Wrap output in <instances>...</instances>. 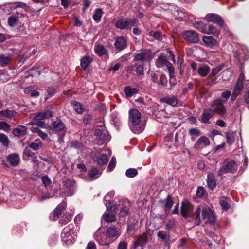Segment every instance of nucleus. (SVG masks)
Wrapping results in <instances>:
<instances>
[{
    "label": "nucleus",
    "mask_w": 249,
    "mask_h": 249,
    "mask_svg": "<svg viewBox=\"0 0 249 249\" xmlns=\"http://www.w3.org/2000/svg\"><path fill=\"white\" fill-rule=\"evenodd\" d=\"M114 46L117 50H123L127 46V40L123 36L118 37L116 38Z\"/></svg>",
    "instance_id": "23"
},
{
    "label": "nucleus",
    "mask_w": 249,
    "mask_h": 249,
    "mask_svg": "<svg viewBox=\"0 0 249 249\" xmlns=\"http://www.w3.org/2000/svg\"><path fill=\"white\" fill-rule=\"evenodd\" d=\"M23 154L28 157H31L33 159L32 161L33 162H38V161L36 160L37 156L34 152H33L27 148H25L24 150Z\"/></svg>",
    "instance_id": "48"
},
{
    "label": "nucleus",
    "mask_w": 249,
    "mask_h": 249,
    "mask_svg": "<svg viewBox=\"0 0 249 249\" xmlns=\"http://www.w3.org/2000/svg\"><path fill=\"white\" fill-rule=\"evenodd\" d=\"M120 207L119 216L123 217L127 216L129 213L130 204L128 200H124L121 201L118 205Z\"/></svg>",
    "instance_id": "15"
},
{
    "label": "nucleus",
    "mask_w": 249,
    "mask_h": 249,
    "mask_svg": "<svg viewBox=\"0 0 249 249\" xmlns=\"http://www.w3.org/2000/svg\"><path fill=\"white\" fill-rule=\"evenodd\" d=\"M227 142L229 145H231L234 141L233 134L231 132H227L226 134Z\"/></svg>",
    "instance_id": "56"
},
{
    "label": "nucleus",
    "mask_w": 249,
    "mask_h": 249,
    "mask_svg": "<svg viewBox=\"0 0 249 249\" xmlns=\"http://www.w3.org/2000/svg\"><path fill=\"white\" fill-rule=\"evenodd\" d=\"M71 105L73 107L74 110L78 114H82L84 112V109L82 107L81 104L76 101H72L71 102Z\"/></svg>",
    "instance_id": "42"
},
{
    "label": "nucleus",
    "mask_w": 249,
    "mask_h": 249,
    "mask_svg": "<svg viewBox=\"0 0 249 249\" xmlns=\"http://www.w3.org/2000/svg\"><path fill=\"white\" fill-rule=\"evenodd\" d=\"M11 130L10 125L4 121H0V130L9 132Z\"/></svg>",
    "instance_id": "52"
},
{
    "label": "nucleus",
    "mask_w": 249,
    "mask_h": 249,
    "mask_svg": "<svg viewBox=\"0 0 249 249\" xmlns=\"http://www.w3.org/2000/svg\"><path fill=\"white\" fill-rule=\"evenodd\" d=\"M228 198L225 197H222L220 199V205L223 210L227 211L230 208V205L228 203Z\"/></svg>",
    "instance_id": "47"
},
{
    "label": "nucleus",
    "mask_w": 249,
    "mask_h": 249,
    "mask_svg": "<svg viewBox=\"0 0 249 249\" xmlns=\"http://www.w3.org/2000/svg\"><path fill=\"white\" fill-rule=\"evenodd\" d=\"M224 104L219 99H216L211 102L209 108L214 114H216L221 117H223L227 111Z\"/></svg>",
    "instance_id": "7"
},
{
    "label": "nucleus",
    "mask_w": 249,
    "mask_h": 249,
    "mask_svg": "<svg viewBox=\"0 0 249 249\" xmlns=\"http://www.w3.org/2000/svg\"><path fill=\"white\" fill-rule=\"evenodd\" d=\"M210 71V67L206 64H204L202 66H200L197 69L199 75L202 77L206 76L209 73Z\"/></svg>",
    "instance_id": "34"
},
{
    "label": "nucleus",
    "mask_w": 249,
    "mask_h": 249,
    "mask_svg": "<svg viewBox=\"0 0 249 249\" xmlns=\"http://www.w3.org/2000/svg\"><path fill=\"white\" fill-rule=\"evenodd\" d=\"M93 61V59L89 56H85L83 57L81 59V67L84 70L87 69L89 65Z\"/></svg>",
    "instance_id": "35"
},
{
    "label": "nucleus",
    "mask_w": 249,
    "mask_h": 249,
    "mask_svg": "<svg viewBox=\"0 0 249 249\" xmlns=\"http://www.w3.org/2000/svg\"><path fill=\"white\" fill-rule=\"evenodd\" d=\"M194 27L201 33L212 34L218 37L220 33V27H217L210 24H204L202 21H197L194 24Z\"/></svg>",
    "instance_id": "3"
},
{
    "label": "nucleus",
    "mask_w": 249,
    "mask_h": 249,
    "mask_svg": "<svg viewBox=\"0 0 249 249\" xmlns=\"http://www.w3.org/2000/svg\"><path fill=\"white\" fill-rule=\"evenodd\" d=\"M148 240V234L145 232L143 233L135 242V247L142 246L147 243Z\"/></svg>",
    "instance_id": "30"
},
{
    "label": "nucleus",
    "mask_w": 249,
    "mask_h": 249,
    "mask_svg": "<svg viewBox=\"0 0 249 249\" xmlns=\"http://www.w3.org/2000/svg\"><path fill=\"white\" fill-rule=\"evenodd\" d=\"M118 249H127V243L125 241H121L118 245Z\"/></svg>",
    "instance_id": "64"
},
{
    "label": "nucleus",
    "mask_w": 249,
    "mask_h": 249,
    "mask_svg": "<svg viewBox=\"0 0 249 249\" xmlns=\"http://www.w3.org/2000/svg\"><path fill=\"white\" fill-rule=\"evenodd\" d=\"M106 233L107 237L114 240L121 234V227L119 225L117 227H109L107 228Z\"/></svg>",
    "instance_id": "13"
},
{
    "label": "nucleus",
    "mask_w": 249,
    "mask_h": 249,
    "mask_svg": "<svg viewBox=\"0 0 249 249\" xmlns=\"http://www.w3.org/2000/svg\"><path fill=\"white\" fill-rule=\"evenodd\" d=\"M102 219L106 222H112L116 221V216L112 213H105L102 216Z\"/></svg>",
    "instance_id": "41"
},
{
    "label": "nucleus",
    "mask_w": 249,
    "mask_h": 249,
    "mask_svg": "<svg viewBox=\"0 0 249 249\" xmlns=\"http://www.w3.org/2000/svg\"><path fill=\"white\" fill-rule=\"evenodd\" d=\"M50 129L53 132L57 133L59 132H65V125L60 119H57L53 121L50 125Z\"/></svg>",
    "instance_id": "16"
},
{
    "label": "nucleus",
    "mask_w": 249,
    "mask_h": 249,
    "mask_svg": "<svg viewBox=\"0 0 249 249\" xmlns=\"http://www.w3.org/2000/svg\"><path fill=\"white\" fill-rule=\"evenodd\" d=\"M128 125L135 134L141 133L145 127V122L142 121L141 113L136 109H131L128 112Z\"/></svg>",
    "instance_id": "1"
},
{
    "label": "nucleus",
    "mask_w": 249,
    "mask_h": 249,
    "mask_svg": "<svg viewBox=\"0 0 249 249\" xmlns=\"http://www.w3.org/2000/svg\"><path fill=\"white\" fill-rule=\"evenodd\" d=\"M64 186L65 187L70 190V192H66L65 193V195L66 196H71L74 192V186L75 185V182L73 180L71 179H67L63 181Z\"/></svg>",
    "instance_id": "26"
},
{
    "label": "nucleus",
    "mask_w": 249,
    "mask_h": 249,
    "mask_svg": "<svg viewBox=\"0 0 249 249\" xmlns=\"http://www.w3.org/2000/svg\"><path fill=\"white\" fill-rule=\"evenodd\" d=\"M237 165L235 161L230 159H226L224 160L222 167L219 168L217 175L222 176L225 174H233L237 171Z\"/></svg>",
    "instance_id": "4"
},
{
    "label": "nucleus",
    "mask_w": 249,
    "mask_h": 249,
    "mask_svg": "<svg viewBox=\"0 0 249 249\" xmlns=\"http://www.w3.org/2000/svg\"><path fill=\"white\" fill-rule=\"evenodd\" d=\"M202 41L206 46L211 48L218 45L217 40L212 36H203Z\"/></svg>",
    "instance_id": "25"
},
{
    "label": "nucleus",
    "mask_w": 249,
    "mask_h": 249,
    "mask_svg": "<svg viewBox=\"0 0 249 249\" xmlns=\"http://www.w3.org/2000/svg\"><path fill=\"white\" fill-rule=\"evenodd\" d=\"M7 160L13 166H17L20 161V157L19 155L16 153H13L9 155L7 157Z\"/></svg>",
    "instance_id": "29"
},
{
    "label": "nucleus",
    "mask_w": 249,
    "mask_h": 249,
    "mask_svg": "<svg viewBox=\"0 0 249 249\" xmlns=\"http://www.w3.org/2000/svg\"><path fill=\"white\" fill-rule=\"evenodd\" d=\"M73 227L72 224H70L65 227L62 231L61 234L62 241L67 245H71L75 241V235L72 234L73 233Z\"/></svg>",
    "instance_id": "5"
},
{
    "label": "nucleus",
    "mask_w": 249,
    "mask_h": 249,
    "mask_svg": "<svg viewBox=\"0 0 249 249\" xmlns=\"http://www.w3.org/2000/svg\"><path fill=\"white\" fill-rule=\"evenodd\" d=\"M72 214L65 213L59 220V222L61 225H65L70 222L72 218Z\"/></svg>",
    "instance_id": "43"
},
{
    "label": "nucleus",
    "mask_w": 249,
    "mask_h": 249,
    "mask_svg": "<svg viewBox=\"0 0 249 249\" xmlns=\"http://www.w3.org/2000/svg\"><path fill=\"white\" fill-rule=\"evenodd\" d=\"M0 142L4 147H8L10 143L8 136L4 133H0Z\"/></svg>",
    "instance_id": "40"
},
{
    "label": "nucleus",
    "mask_w": 249,
    "mask_h": 249,
    "mask_svg": "<svg viewBox=\"0 0 249 249\" xmlns=\"http://www.w3.org/2000/svg\"><path fill=\"white\" fill-rule=\"evenodd\" d=\"M70 146L80 150H82L84 148L83 144L76 140L72 141L70 143Z\"/></svg>",
    "instance_id": "46"
},
{
    "label": "nucleus",
    "mask_w": 249,
    "mask_h": 249,
    "mask_svg": "<svg viewBox=\"0 0 249 249\" xmlns=\"http://www.w3.org/2000/svg\"><path fill=\"white\" fill-rule=\"evenodd\" d=\"M103 14V11L101 8H96L94 10V12L93 15V19L97 23L100 22L101 21Z\"/></svg>",
    "instance_id": "37"
},
{
    "label": "nucleus",
    "mask_w": 249,
    "mask_h": 249,
    "mask_svg": "<svg viewBox=\"0 0 249 249\" xmlns=\"http://www.w3.org/2000/svg\"><path fill=\"white\" fill-rule=\"evenodd\" d=\"M156 65L158 68H161L163 66H166L169 73L170 78H172L174 76V68L172 64L168 62L166 57L163 55L160 54L158 57L156 61Z\"/></svg>",
    "instance_id": "8"
},
{
    "label": "nucleus",
    "mask_w": 249,
    "mask_h": 249,
    "mask_svg": "<svg viewBox=\"0 0 249 249\" xmlns=\"http://www.w3.org/2000/svg\"><path fill=\"white\" fill-rule=\"evenodd\" d=\"M151 80L156 84L159 87H165L167 80L166 76L159 71H152L150 73Z\"/></svg>",
    "instance_id": "9"
},
{
    "label": "nucleus",
    "mask_w": 249,
    "mask_h": 249,
    "mask_svg": "<svg viewBox=\"0 0 249 249\" xmlns=\"http://www.w3.org/2000/svg\"><path fill=\"white\" fill-rule=\"evenodd\" d=\"M210 144V142L209 139L206 136H203L198 139L195 143L194 147L195 149L199 150L202 148V147H201V145H203L204 147H206L209 145Z\"/></svg>",
    "instance_id": "22"
},
{
    "label": "nucleus",
    "mask_w": 249,
    "mask_h": 249,
    "mask_svg": "<svg viewBox=\"0 0 249 249\" xmlns=\"http://www.w3.org/2000/svg\"><path fill=\"white\" fill-rule=\"evenodd\" d=\"M27 127L25 126L18 125L13 130V133L16 137L20 138L24 136L27 133Z\"/></svg>",
    "instance_id": "27"
},
{
    "label": "nucleus",
    "mask_w": 249,
    "mask_h": 249,
    "mask_svg": "<svg viewBox=\"0 0 249 249\" xmlns=\"http://www.w3.org/2000/svg\"><path fill=\"white\" fill-rule=\"evenodd\" d=\"M174 15L177 18H182L184 16V10L177 8L176 12L174 13Z\"/></svg>",
    "instance_id": "59"
},
{
    "label": "nucleus",
    "mask_w": 249,
    "mask_h": 249,
    "mask_svg": "<svg viewBox=\"0 0 249 249\" xmlns=\"http://www.w3.org/2000/svg\"><path fill=\"white\" fill-rule=\"evenodd\" d=\"M138 26V21L136 19L120 18L115 22V26L122 30L130 29L133 27Z\"/></svg>",
    "instance_id": "6"
},
{
    "label": "nucleus",
    "mask_w": 249,
    "mask_h": 249,
    "mask_svg": "<svg viewBox=\"0 0 249 249\" xmlns=\"http://www.w3.org/2000/svg\"><path fill=\"white\" fill-rule=\"evenodd\" d=\"M136 72L137 76L143 75L144 74V65L140 64L137 66Z\"/></svg>",
    "instance_id": "58"
},
{
    "label": "nucleus",
    "mask_w": 249,
    "mask_h": 249,
    "mask_svg": "<svg viewBox=\"0 0 249 249\" xmlns=\"http://www.w3.org/2000/svg\"><path fill=\"white\" fill-rule=\"evenodd\" d=\"M203 220H206V223H213L215 218L213 212L208 206H199L196 210L194 214L195 224L198 226L201 223V217Z\"/></svg>",
    "instance_id": "2"
},
{
    "label": "nucleus",
    "mask_w": 249,
    "mask_h": 249,
    "mask_svg": "<svg viewBox=\"0 0 249 249\" xmlns=\"http://www.w3.org/2000/svg\"><path fill=\"white\" fill-rule=\"evenodd\" d=\"M18 18L14 16L9 17L8 19V24L11 27H14L18 24Z\"/></svg>",
    "instance_id": "53"
},
{
    "label": "nucleus",
    "mask_w": 249,
    "mask_h": 249,
    "mask_svg": "<svg viewBox=\"0 0 249 249\" xmlns=\"http://www.w3.org/2000/svg\"><path fill=\"white\" fill-rule=\"evenodd\" d=\"M41 145V143H40V144H38L32 142L28 144V146L29 148H32L33 150L36 151L39 149Z\"/></svg>",
    "instance_id": "62"
},
{
    "label": "nucleus",
    "mask_w": 249,
    "mask_h": 249,
    "mask_svg": "<svg viewBox=\"0 0 249 249\" xmlns=\"http://www.w3.org/2000/svg\"><path fill=\"white\" fill-rule=\"evenodd\" d=\"M160 101L175 107L177 105L178 102V100L176 96H172L171 97H163L160 99Z\"/></svg>",
    "instance_id": "28"
},
{
    "label": "nucleus",
    "mask_w": 249,
    "mask_h": 249,
    "mask_svg": "<svg viewBox=\"0 0 249 249\" xmlns=\"http://www.w3.org/2000/svg\"><path fill=\"white\" fill-rule=\"evenodd\" d=\"M138 90L137 88H132L130 86H126L124 89V92L127 97H131L134 94L138 93Z\"/></svg>",
    "instance_id": "36"
},
{
    "label": "nucleus",
    "mask_w": 249,
    "mask_h": 249,
    "mask_svg": "<svg viewBox=\"0 0 249 249\" xmlns=\"http://www.w3.org/2000/svg\"><path fill=\"white\" fill-rule=\"evenodd\" d=\"M193 206L187 200H184L181 204V214L185 218L189 217L193 211Z\"/></svg>",
    "instance_id": "14"
},
{
    "label": "nucleus",
    "mask_w": 249,
    "mask_h": 249,
    "mask_svg": "<svg viewBox=\"0 0 249 249\" xmlns=\"http://www.w3.org/2000/svg\"><path fill=\"white\" fill-rule=\"evenodd\" d=\"M52 115V112L50 111L39 112L35 116L34 121H41L44 119L51 117Z\"/></svg>",
    "instance_id": "32"
},
{
    "label": "nucleus",
    "mask_w": 249,
    "mask_h": 249,
    "mask_svg": "<svg viewBox=\"0 0 249 249\" xmlns=\"http://www.w3.org/2000/svg\"><path fill=\"white\" fill-rule=\"evenodd\" d=\"M161 203L164 207L166 211L169 210L173 205V201L171 196L168 195L164 200L161 201Z\"/></svg>",
    "instance_id": "33"
},
{
    "label": "nucleus",
    "mask_w": 249,
    "mask_h": 249,
    "mask_svg": "<svg viewBox=\"0 0 249 249\" xmlns=\"http://www.w3.org/2000/svg\"><path fill=\"white\" fill-rule=\"evenodd\" d=\"M95 53L99 56L106 54L107 53V50L103 45L95 43L94 46Z\"/></svg>",
    "instance_id": "31"
},
{
    "label": "nucleus",
    "mask_w": 249,
    "mask_h": 249,
    "mask_svg": "<svg viewBox=\"0 0 249 249\" xmlns=\"http://www.w3.org/2000/svg\"><path fill=\"white\" fill-rule=\"evenodd\" d=\"M138 174L137 170L135 168H129L126 171L125 175L129 178H133Z\"/></svg>",
    "instance_id": "54"
},
{
    "label": "nucleus",
    "mask_w": 249,
    "mask_h": 249,
    "mask_svg": "<svg viewBox=\"0 0 249 249\" xmlns=\"http://www.w3.org/2000/svg\"><path fill=\"white\" fill-rule=\"evenodd\" d=\"M214 115L213 112L209 108L204 109L200 121L204 124H210V120Z\"/></svg>",
    "instance_id": "21"
},
{
    "label": "nucleus",
    "mask_w": 249,
    "mask_h": 249,
    "mask_svg": "<svg viewBox=\"0 0 249 249\" xmlns=\"http://www.w3.org/2000/svg\"><path fill=\"white\" fill-rule=\"evenodd\" d=\"M1 112L3 113L4 116L8 118H12L16 115V112L13 110L6 109L2 110Z\"/></svg>",
    "instance_id": "51"
},
{
    "label": "nucleus",
    "mask_w": 249,
    "mask_h": 249,
    "mask_svg": "<svg viewBox=\"0 0 249 249\" xmlns=\"http://www.w3.org/2000/svg\"><path fill=\"white\" fill-rule=\"evenodd\" d=\"M56 92V90L53 88H49L47 90V97L48 98L50 97H52L54 95Z\"/></svg>",
    "instance_id": "63"
},
{
    "label": "nucleus",
    "mask_w": 249,
    "mask_h": 249,
    "mask_svg": "<svg viewBox=\"0 0 249 249\" xmlns=\"http://www.w3.org/2000/svg\"><path fill=\"white\" fill-rule=\"evenodd\" d=\"M41 180L45 187L48 186L51 183V180L47 176H43L41 177Z\"/></svg>",
    "instance_id": "61"
},
{
    "label": "nucleus",
    "mask_w": 249,
    "mask_h": 249,
    "mask_svg": "<svg viewBox=\"0 0 249 249\" xmlns=\"http://www.w3.org/2000/svg\"><path fill=\"white\" fill-rule=\"evenodd\" d=\"M154 57L152 52L149 49L142 50L141 52L136 53L134 56V60L136 61H150Z\"/></svg>",
    "instance_id": "11"
},
{
    "label": "nucleus",
    "mask_w": 249,
    "mask_h": 249,
    "mask_svg": "<svg viewBox=\"0 0 249 249\" xmlns=\"http://www.w3.org/2000/svg\"><path fill=\"white\" fill-rule=\"evenodd\" d=\"M116 165V159L115 157H112L107 167V170L109 171L113 170Z\"/></svg>",
    "instance_id": "60"
},
{
    "label": "nucleus",
    "mask_w": 249,
    "mask_h": 249,
    "mask_svg": "<svg viewBox=\"0 0 249 249\" xmlns=\"http://www.w3.org/2000/svg\"><path fill=\"white\" fill-rule=\"evenodd\" d=\"M32 131L34 133H37L42 139H45L48 137V135L46 133L43 132L37 127H32Z\"/></svg>",
    "instance_id": "45"
},
{
    "label": "nucleus",
    "mask_w": 249,
    "mask_h": 249,
    "mask_svg": "<svg viewBox=\"0 0 249 249\" xmlns=\"http://www.w3.org/2000/svg\"><path fill=\"white\" fill-rule=\"evenodd\" d=\"M207 183L208 187L212 190H214L216 186V180L213 171L208 173Z\"/></svg>",
    "instance_id": "24"
},
{
    "label": "nucleus",
    "mask_w": 249,
    "mask_h": 249,
    "mask_svg": "<svg viewBox=\"0 0 249 249\" xmlns=\"http://www.w3.org/2000/svg\"><path fill=\"white\" fill-rule=\"evenodd\" d=\"M149 35L158 40H161L162 38V34L160 32L151 31L149 32Z\"/></svg>",
    "instance_id": "55"
},
{
    "label": "nucleus",
    "mask_w": 249,
    "mask_h": 249,
    "mask_svg": "<svg viewBox=\"0 0 249 249\" xmlns=\"http://www.w3.org/2000/svg\"><path fill=\"white\" fill-rule=\"evenodd\" d=\"M99 174V171L96 168H92L89 172V177L90 180H93L97 178Z\"/></svg>",
    "instance_id": "44"
},
{
    "label": "nucleus",
    "mask_w": 249,
    "mask_h": 249,
    "mask_svg": "<svg viewBox=\"0 0 249 249\" xmlns=\"http://www.w3.org/2000/svg\"><path fill=\"white\" fill-rule=\"evenodd\" d=\"M223 66L222 65H218L214 68H213L212 70V72L210 75V77H213L215 75L218 74L222 69Z\"/></svg>",
    "instance_id": "57"
},
{
    "label": "nucleus",
    "mask_w": 249,
    "mask_h": 249,
    "mask_svg": "<svg viewBox=\"0 0 249 249\" xmlns=\"http://www.w3.org/2000/svg\"><path fill=\"white\" fill-rule=\"evenodd\" d=\"M108 158L106 154H102L96 158L97 163L99 166L106 164L108 161Z\"/></svg>",
    "instance_id": "38"
},
{
    "label": "nucleus",
    "mask_w": 249,
    "mask_h": 249,
    "mask_svg": "<svg viewBox=\"0 0 249 249\" xmlns=\"http://www.w3.org/2000/svg\"><path fill=\"white\" fill-rule=\"evenodd\" d=\"M95 135L98 140L99 145L107 143L110 140V137L107 131L104 128L97 129L95 132Z\"/></svg>",
    "instance_id": "10"
},
{
    "label": "nucleus",
    "mask_w": 249,
    "mask_h": 249,
    "mask_svg": "<svg viewBox=\"0 0 249 249\" xmlns=\"http://www.w3.org/2000/svg\"><path fill=\"white\" fill-rule=\"evenodd\" d=\"M205 19H206L208 22H213L220 27L223 26L224 24V21L220 16L216 14H209L206 15Z\"/></svg>",
    "instance_id": "19"
},
{
    "label": "nucleus",
    "mask_w": 249,
    "mask_h": 249,
    "mask_svg": "<svg viewBox=\"0 0 249 249\" xmlns=\"http://www.w3.org/2000/svg\"><path fill=\"white\" fill-rule=\"evenodd\" d=\"M114 195L115 192L112 191L108 193L104 197V203L108 211L110 212H115L117 208L116 205H112L111 201L109 200H107L108 198H111L113 197Z\"/></svg>",
    "instance_id": "17"
},
{
    "label": "nucleus",
    "mask_w": 249,
    "mask_h": 249,
    "mask_svg": "<svg viewBox=\"0 0 249 249\" xmlns=\"http://www.w3.org/2000/svg\"><path fill=\"white\" fill-rule=\"evenodd\" d=\"M95 240L102 246H109V243L107 242L106 235L103 232H101L100 230H97L94 235Z\"/></svg>",
    "instance_id": "20"
},
{
    "label": "nucleus",
    "mask_w": 249,
    "mask_h": 249,
    "mask_svg": "<svg viewBox=\"0 0 249 249\" xmlns=\"http://www.w3.org/2000/svg\"><path fill=\"white\" fill-rule=\"evenodd\" d=\"M67 204L64 201L59 204L54 210L52 213L50 215V218L52 220H56L59 215H60L63 210L66 207Z\"/></svg>",
    "instance_id": "18"
},
{
    "label": "nucleus",
    "mask_w": 249,
    "mask_h": 249,
    "mask_svg": "<svg viewBox=\"0 0 249 249\" xmlns=\"http://www.w3.org/2000/svg\"><path fill=\"white\" fill-rule=\"evenodd\" d=\"M11 57L10 56L0 55V65L1 66H6L11 60Z\"/></svg>",
    "instance_id": "50"
},
{
    "label": "nucleus",
    "mask_w": 249,
    "mask_h": 249,
    "mask_svg": "<svg viewBox=\"0 0 249 249\" xmlns=\"http://www.w3.org/2000/svg\"><path fill=\"white\" fill-rule=\"evenodd\" d=\"M231 95V92L230 91H226L223 92L221 94V96L220 97L217 98V99H219L221 102L225 104L227 102L228 99Z\"/></svg>",
    "instance_id": "49"
},
{
    "label": "nucleus",
    "mask_w": 249,
    "mask_h": 249,
    "mask_svg": "<svg viewBox=\"0 0 249 249\" xmlns=\"http://www.w3.org/2000/svg\"><path fill=\"white\" fill-rule=\"evenodd\" d=\"M158 237L163 240L168 241L170 239V234L169 231H159L157 234Z\"/></svg>",
    "instance_id": "39"
},
{
    "label": "nucleus",
    "mask_w": 249,
    "mask_h": 249,
    "mask_svg": "<svg viewBox=\"0 0 249 249\" xmlns=\"http://www.w3.org/2000/svg\"><path fill=\"white\" fill-rule=\"evenodd\" d=\"M183 38L189 43H196L198 41V36L197 32L194 30H187L182 32Z\"/></svg>",
    "instance_id": "12"
}]
</instances>
